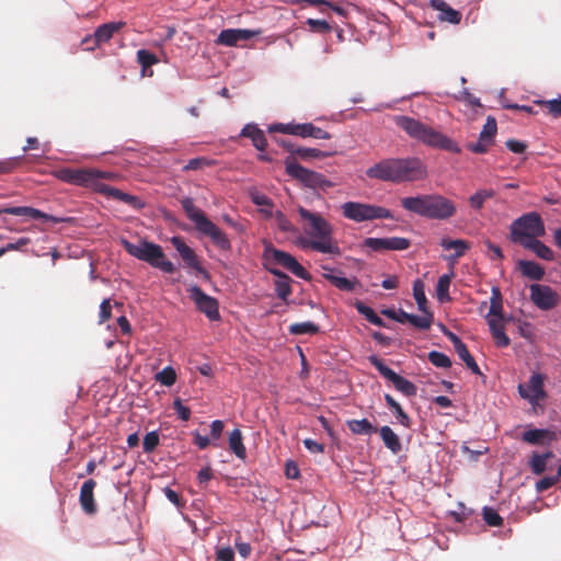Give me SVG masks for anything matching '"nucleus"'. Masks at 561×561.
I'll list each match as a JSON object with an SVG mask.
<instances>
[{
    "mask_svg": "<svg viewBox=\"0 0 561 561\" xmlns=\"http://www.w3.org/2000/svg\"><path fill=\"white\" fill-rule=\"evenodd\" d=\"M369 179L401 184L427 178L425 163L416 157L382 159L366 170Z\"/></svg>",
    "mask_w": 561,
    "mask_h": 561,
    "instance_id": "obj_1",
    "label": "nucleus"
},
{
    "mask_svg": "<svg viewBox=\"0 0 561 561\" xmlns=\"http://www.w3.org/2000/svg\"><path fill=\"white\" fill-rule=\"evenodd\" d=\"M298 214L306 224L305 232L310 238H302L299 244L304 249H311L321 253L340 255L341 249L332 238L333 228L321 215L312 213L304 207H298Z\"/></svg>",
    "mask_w": 561,
    "mask_h": 561,
    "instance_id": "obj_2",
    "label": "nucleus"
},
{
    "mask_svg": "<svg viewBox=\"0 0 561 561\" xmlns=\"http://www.w3.org/2000/svg\"><path fill=\"white\" fill-rule=\"evenodd\" d=\"M400 203L405 210L435 220H447L457 211L455 203L440 194L403 197Z\"/></svg>",
    "mask_w": 561,
    "mask_h": 561,
    "instance_id": "obj_3",
    "label": "nucleus"
},
{
    "mask_svg": "<svg viewBox=\"0 0 561 561\" xmlns=\"http://www.w3.org/2000/svg\"><path fill=\"white\" fill-rule=\"evenodd\" d=\"M393 121L399 128L409 135V137L428 147L438 148L454 153L460 152V148L453 139L413 117L397 115Z\"/></svg>",
    "mask_w": 561,
    "mask_h": 561,
    "instance_id": "obj_4",
    "label": "nucleus"
},
{
    "mask_svg": "<svg viewBox=\"0 0 561 561\" xmlns=\"http://www.w3.org/2000/svg\"><path fill=\"white\" fill-rule=\"evenodd\" d=\"M122 244L126 252L140 261H144L154 268L167 274L175 272L174 264L169 261L159 244L142 240L139 244H134L127 240H123Z\"/></svg>",
    "mask_w": 561,
    "mask_h": 561,
    "instance_id": "obj_5",
    "label": "nucleus"
},
{
    "mask_svg": "<svg viewBox=\"0 0 561 561\" xmlns=\"http://www.w3.org/2000/svg\"><path fill=\"white\" fill-rule=\"evenodd\" d=\"M511 240L524 247L528 240L541 238L546 234V227L541 216L530 211L515 219L510 227Z\"/></svg>",
    "mask_w": 561,
    "mask_h": 561,
    "instance_id": "obj_6",
    "label": "nucleus"
},
{
    "mask_svg": "<svg viewBox=\"0 0 561 561\" xmlns=\"http://www.w3.org/2000/svg\"><path fill=\"white\" fill-rule=\"evenodd\" d=\"M55 176L66 183L91 187L98 192V187L103 179L113 180L115 175L113 173H105L95 169H72L61 168L55 171Z\"/></svg>",
    "mask_w": 561,
    "mask_h": 561,
    "instance_id": "obj_7",
    "label": "nucleus"
},
{
    "mask_svg": "<svg viewBox=\"0 0 561 561\" xmlns=\"http://www.w3.org/2000/svg\"><path fill=\"white\" fill-rule=\"evenodd\" d=\"M285 170L290 178L299 181L306 187L325 191L333 186V184L323 174L302 167L293 156L285 159Z\"/></svg>",
    "mask_w": 561,
    "mask_h": 561,
    "instance_id": "obj_8",
    "label": "nucleus"
},
{
    "mask_svg": "<svg viewBox=\"0 0 561 561\" xmlns=\"http://www.w3.org/2000/svg\"><path fill=\"white\" fill-rule=\"evenodd\" d=\"M342 214L345 218L356 222L374 219H392L391 211L385 207L357 202H346L342 205Z\"/></svg>",
    "mask_w": 561,
    "mask_h": 561,
    "instance_id": "obj_9",
    "label": "nucleus"
},
{
    "mask_svg": "<svg viewBox=\"0 0 561 561\" xmlns=\"http://www.w3.org/2000/svg\"><path fill=\"white\" fill-rule=\"evenodd\" d=\"M263 259L266 263H274L288 270L301 279H311V275L305 270V267L291 254L285 251L275 249L272 245H266L263 252Z\"/></svg>",
    "mask_w": 561,
    "mask_h": 561,
    "instance_id": "obj_10",
    "label": "nucleus"
},
{
    "mask_svg": "<svg viewBox=\"0 0 561 561\" xmlns=\"http://www.w3.org/2000/svg\"><path fill=\"white\" fill-rule=\"evenodd\" d=\"M369 363L379 371L381 376L391 381L396 389L407 397H414L417 392L416 386L410 380L398 375L394 370L385 365L376 355L369 356Z\"/></svg>",
    "mask_w": 561,
    "mask_h": 561,
    "instance_id": "obj_11",
    "label": "nucleus"
},
{
    "mask_svg": "<svg viewBox=\"0 0 561 561\" xmlns=\"http://www.w3.org/2000/svg\"><path fill=\"white\" fill-rule=\"evenodd\" d=\"M190 298L195 304L196 309L204 313L208 320L218 321L220 320L219 304L218 300L202 290L196 285L188 288Z\"/></svg>",
    "mask_w": 561,
    "mask_h": 561,
    "instance_id": "obj_12",
    "label": "nucleus"
},
{
    "mask_svg": "<svg viewBox=\"0 0 561 561\" xmlns=\"http://www.w3.org/2000/svg\"><path fill=\"white\" fill-rule=\"evenodd\" d=\"M125 25L126 22L124 21L104 23L98 26L93 34L87 35L81 41V45H85L88 42H93L92 46H87L88 51H93L101 45L108 43L113 38L114 34L119 32Z\"/></svg>",
    "mask_w": 561,
    "mask_h": 561,
    "instance_id": "obj_13",
    "label": "nucleus"
},
{
    "mask_svg": "<svg viewBox=\"0 0 561 561\" xmlns=\"http://www.w3.org/2000/svg\"><path fill=\"white\" fill-rule=\"evenodd\" d=\"M529 289L530 300L540 310H551L560 302L558 293L548 285L531 284Z\"/></svg>",
    "mask_w": 561,
    "mask_h": 561,
    "instance_id": "obj_14",
    "label": "nucleus"
},
{
    "mask_svg": "<svg viewBox=\"0 0 561 561\" xmlns=\"http://www.w3.org/2000/svg\"><path fill=\"white\" fill-rule=\"evenodd\" d=\"M171 243L178 251L186 267L194 270L206 279L209 278V273L203 267L195 251L188 247L181 237H172Z\"/></svg>",
    "mask_w": 561,
    "mask_h": 561,
    "instance_id": "obj_15",
    "label": "nucleus"
},
{
    "mask_svg": "<svg viewBox=\"0 0 561 561\" xmlns=\"http://www.w3.org/2000/svg\"><path fill=\"white\" fill-rule=\"evenodd\" d=\"M545 376L534 373L526 385H518V393L523 399L528 400L531 404H537L547 398L543 389Z\"/></svg>",
    "mask_w": 561,
    "mask_h": 561,
    "instance_id": "obj_16",
    "label": "nucleus"
},
{
    "mask_svg": "<svg viewBox=\"0 0 561 561\" xmlns=\"http://www.w3.org/2000/svg\"><path fill=\"white\" fill-rule=\"evenodd\" d=\"M411 241L402 237L366 238L364 240V247L374 252L404 251L409 249Z\"/></svg>",
    "mask_w": 561,
    "mask_h": 561,
    "instance_id": "obj_17",
    "label": "nucleus"
},
{
    "mask_svg": "<svg viewBox=\"0 0 561 561\" xmlns=\"http://www.w3.org/2000/svg\"><path fill=\"white\" fill-rule=\"evenodd\" d=\"M204 236L210 238L211 242L222 251L231 250V242L227 234L211 220L207 219L196 229Z\"/></svg>",
    "mask_w": 561,
    "mask_h": 561,
    "instance_id": "obj_18",
    "label": "nucleus"
},
{
    "mask_svg": "<svg viewBox=\"0 0 561 561\" xmlns=\"http://www.w3.org/2000/svg\"><path fill=\"white\" fill-rule=\"evenodd\" d=\"M260 31L241 30V28H227L222 30L216 43L224 46H236L241 41H249L260 34Z\"/></svg>",
    "mask_w": 561,
    "mask_h": 561,
    "instance_id": "obj_19",
    "label": "nucleus"
},
{
    "mask_svg": "<svg viewBox=\"0 0 561 561\" xmlns=\"http://www.w3.org/2000/svg\"><path fill=\"white\" fill-rule=\"evenodd\" d=\"M98 193H101L107 197H112L114 199L121 201L134 209H141L145 207V203L136 195L127 194L118 188L112 187L103 181H101V184L98 187Z\"/></svg>",
    "mask_w": 561,
    "mask_h": 561,
    "instance_id": "obj_20",
    "label": "nucleus"
},
{
    "mask_svg": "<svg viewBox=\"0 0 561 561\" xmlns=\"http://www.w3.org/2000/svg\"><path fill=\"white\" fill-rule=\"evenodd\" d=\"M0 214H8V215H14V216H26L33 219H44L49 220L55 224H59L62 221H66V219L60 217H55L51 215H48L46 213H43L39 209L28 207V206H10V207H3L0 208Z\"/></svg>",
    "mask_w": 561,
    "mask_h": 561,
    "instance_id": "obj_21",
    "label": "nucleus"
},
{
    "mask_svg": "<svg viewBox=\"0 0 561 561\" xmlns=\"http://www.w3.org/2000/svg\"><path fill=\"white\" fill-rule=\"evenodd\" d=\"M557 433L549 428H529L522 434V440L534 446H550Z\"/></svg>",
    "mask_w": 561,
    "mask_h": 561,
    "instance_id": "obj_22",
    "label": "nucleus"
},
{
    "mask_svg": "<svg viewBox=\"0 0 561 561\" xmlns=\"http://www.w3.org/2000/svg\"><path fill=\"white\" fill-rule=\"evenodd\" d=\"M95 486L96 482L93 479H88L87 481L83 482L80 489L79 503L81 505L82 511L88 515H94L98 511L94 501Z\"/></svg>",
    "mask_w": 561,
    "mask_h": 561,
    "instance_id": "obj_23",
    "label": "nucleus"
},
{
    "mask_svg": "<svg viewBox=\"0 0 561 561\" xmlns=\"http://www.w3.org/2000/svg\"><path fill=\"white\" fill-rule=\"evenodd\" d=\"M430 5L438 11L437 19L440 22H448L450 24H459L461 22V13L455 9H453L448 3L444 0H431Z\"/></svg>",
    "mask_w": 561,
    "mask_h": 561,
    "instance_id": "obj_24",
    "label": "nucleus"
},
{
    "mask_svg": "<svg viewBox=\"0 0 561 561\" xmlns=\"http://www.w3.org/2000/svg\"><path fill=\"white\" fill-rule=\"evenodd\" d=\"M517 268L522 275L531 280H541L545 277V268L535 261L519 260Z\"/></svg>",
    "mask_w": 561,
    "mask_h": 561,
    "instance_id": "obj_25",
    "label": "nucleus"
},
{
    "mask_svg": "<svg viewBox=\"0 0 561 561\" xmlns=\"http://www.w3.org/2000/svg\"><path fill=\"white\" fill-rule=\"evenodd\" d=\"M377 432L379 433L386 448H388L392 454H399L402 450L400 438L390 426L383 425L380 428H377Z\"/></svg>",
    "mask_w": 561,
    "mask_h": 561,
    "instance_id": "obj_26",
    "label": "nucleus"
},
{
    "mask_svg": "<svg viewBox=\"0 0 561 561\" xmlns=\"http://www.w3.org/2000/svg\"><path fill=\"white\" fill-rule=\"evenodd\" d=\"M241 136L250 138L253 146L260 151H264L267 146L264 131L254 124L245 125L241 130Z\"/></svg>",
    "mask_w": 561,
    "mask_h": 561,
    "instance_id": "obj_27",
    "label": "nucleus"
},
{
    "mask_svg": "<svg viewBox=\"0 0 561 561\" xmlns=\"http://www.w3.org/2000/svg\"><path fill=\"white\" fill-rule=\"evenodd\" d=\"M295 136L301 138L330 139L331 135L312 123L296 124Z\"/></svg>",
    "mask_w": 561,
    "mask_h": 561,
    "instance_id": "obj_28",
    "label": "nucleus"
},
{
    "mask_svg": "<svg viewBox=\"0 0 561 561\" xmlns=\"http://www.w3.org/2000/svg\"><path fill=\"white\" fill-rule=\"evenodd\" d=\"M181 205L188 219L195 225L196 229L208 219L205 213L194 205L193 198H183L181 201Z\"/></svg>",
    "mask_w": 561,
    "mask_h": 561,
    "instance_id": "obj_29",
    "label": "nucleus"
},
{
    "mask_svg": "<svg viewBox=\"0 0 561 561\" xmlns=\"http://www.w3.org/2000/svg\"><path fill=\"white\" fill-rule=\"evenodd\" d=\"M523 248L533 251L541 260L552 262L556 259L553 250L538 238L528 240Z\"/></svg>",
    "mask_w": 561,
    "mask_h": 561,
    "instance_id": "obj_30",
    "label": "nucleus"
},
{
    "mask_svg": "<svg viewBox=\"0 0 561 561\" xmlns=\"http://www.w3.org/2000/svg\"><path fill=\"white\" fill-rule=\"evenodd\" d=\"M229 449L241 460L247 458V449L243 444L242 433L239 428H234L229 434Z\"/></svg>",
    "mask_w": 561,
    "mask_h": 561,
    "instance_id": "obj_31",
    "label": "nucleus"
},
{
    "mask_svg": "<svg viewBox=\"0 0 561 561\" xmlns=\"http://www.w3.org/2000/svg\"><path fill=\"white\" fill-rule=\"evenodd\" d=\"M346 425L354 435H371L377 432V427L367 419L347 420Z\"/></svg>",
    "mask_w": 561,
    "mask_h": 561,
    "instance_id": "obj_32",
    "label": "nucleus"
},
{
    "mask_svg": "<svg viewBox=\"0 0 561 561\" xmlns=\"http://www.w3.org/2000/svg\"><path fill=\"white\" fill-rule=\"evenodd\" d=\"M553 457L554 454L551 450L543 454L534 453L529 461L533 473L537 476L543 473L546 470L547 460Z\"/></svg>",
    "mask_w": 561,
    "mask_h": 561,
    "instance_id": "obj_33",
    "label": "nucleus"
},
{
    "mask_svg": "<svg viewBox=\"0 0 561 561\" xmlns=\"http://www.w3.org/2000/svg\"><path fill=\"white\" fill-rule=\"evenodd\" d=\"M454 277V273L450 272L449 274H444L438 278L437 286H436V296L438 301L446 302L450 300L449 296V287L451 279Z\"/></svg>",
    "mask_w": 561,
    "mask_h": 561,
    "instance_id": "obj_34",
    "label": "nucleus"
},
{
    "mask_svg": "<svg viewBox=\"0 0 561 561\" xmlns=\"http://www.w3.org/2000/svg\"><path fill=\"white\" fill-rule=\"evenodd\" d=\"M385 400L388 407L394 411L396 417L399 421V423L407 428L411 427V419L403 411L402 407L388 393L385 394Z\"/></svg>",
    "mask_w": 561,
    "mask_h": 561,
    "instance_id": "obj_35",
    "label": "nucleus"
},
{
    "mask_svg": "<svg viewBox=\"0 0 561 561\" xmlns=\"http://www.w3.org/2000/svg\"><path fill=\"white\" fill-rule=\"evenodd\" d=\"M288 331L293 335H302V334L314 335V334L319 333L320 328H319V325H317L316 323H313L311 321H306V322H297V323L290 324L288 328Z\"/></svg>",
    "mask_w": 561,
    "mask_h": 561,
    "instance_id": "obj_36",
    "label": "nucleus"
},
{
    "mask_svg": "<svg viewBox=\"0 0 561 561\" xmlns=\"http://www.w3.org/2000/svg\"><path fill=\"white\" fill-rule=\"evenodd\" d=\"M413 296L417 304V308L423 313H427V299L424 290V283L422 279L417 278L413 282Z\"/></svg>",
    "mask_w": 561,
    "mask_h": 561,
    "instance_id": "obj_37",
    "label": "nucleus"
},
{
    "mask_svg": "<svg viewBox=\"0 0 561 561\" xmlns=\"http://www.w3.org/2000/svg\"><path fill=\"white\" fill-rule=\"evenodd\" d=\"M322 276L340 290L353 291L355 289V282L346 277L337 276L331 273H323Z\"/></svg>",
    "mask_w": 561,
    "mask_h": 561,
    "instance_id": "obj_38",
    "label": "nucleus"
},
{
    "mask_svg": "<svg viewBox=\"0 0 561 561\" xmlns=\"http://www.w3.org/2000/svg\"><path fill=\"white\" fill-rule=\"evenodd\" d=\"M440 245L445 250L454 249L456 251V253H455L456 259L463 256L466 251L469 250V248H470V244L467 241L461 240V239H457V240L442 239Z\"/></svg>",
    "mask_w": 561,
    "mask_h": 561,
    "instance_id": "obj_39",
    "label": "nucleus"
},
{
    "mask_svg": "<svg viewBox=\"0 0 561 561\" xmlns=\"http://www.w3.org/2000/svg\"><path fill=\"white\" fill-rule=\"evenodd\" d=\"M355 308L370 323L378 325V327H386V323L383 322V320L374 311V309L368 307L364 302L357 301L355 304Z\"/></svg>",
    "mask_w": 561,
    "mask_h": 561,
    "instance_id": "obj_40",
    "label": "nucleus"
},
{
    "mask_svg": "<svg viewBox=\"0 0 561 561\" xmlns=\"http://www.w3.org/2000/svg\"><path fill=\"white\" fill-rule=\"evenodd\" d=\"M455 351L458 354L459 358L463 360L466 366L472 371V374L481 375V370L478 364L476 363L473 356L468 351L467 345L465 343L458 346Z\"/></svg>",
    "mask_w": 561,
    "mask_h": 561,
    "instance_id": "obj_41",
    "label": "nucleus"
},
{
    "mask_svg": "<svg viewBox=\"0 0 561 561\" xmlns=\"http://www.w3.org/2000/svg\"><path fill=\"white\" fill-rule=\"evenodd\" d=\"M495 192L493 190H479L469 197V205L471 208L479 210L483 207L484 202L494 197Z\"/></svg>",
    "mask_w": 561,
    "mask_h": 561,
    "instance_id": "obj_42",
    "label": "nucleus"
},
{
    "mask_svg": "<svg viewBox=\"0 0 561 561\" xmlns=\"http://www.w3.org/2000/svg\"><path fill=\"white\" fill-rule=\"evenodd\" d=\"M137 61L141 66L142 75H146L147 69L158 64L159 59L153 53L147 49H139L137 51Z\"/></svg>",
    "mask_w": 561,
    "mask_h": 561,
    "instance_id": "obj_43",
    "label": "nucleus"
},
{
    "mask_svg": "<svg viewBox=\"0 0 561 561\" xmlns=\"http://www.w3.org/2000/svg\"><path fill=\"white\" fill-rule=\"evenodd\" d=\"M156 380L163 386L171 387L176 381V373L171 366H167L156 375Z\"/></svg>",
    "mask_w": 561,
    "mask_h": 561,
    "instance_id": "obj_44",
    "label": "nucleus"
},
{
    "mask_svg": "<svg viewBox=\"0 0 561 561\" xmlns=\"http://www.w3.org/2000/svg\"><path fill=\"white\" fill-rule=\"evenodd\" d=\"M428 360L436 367L439 368H449L451 367L450 358L440 352L432 351L428 353Z\"/></svg>",
    "mask_w": 561,
    "mask_h": 561,
    "instance_id": "obj_45",
    "label": "nucleus"
},
{
    "mask_svg": "<svg viewBox=\"0 0 561 561\" xmlns=\"http://www.w3.org/2000/svg\"><path fill=\"white\" fill-rule=\"evenodd\" d=\"M433 321V314L427 311V313H424V316H416L412 314L411 319L409 320V323H411L413 327L421 329V330H427L431 328Z\"/></svg>",
    "mask_w": 561,
    "mask_h": 561,
    "instance_id": "obj_46",
    "label": "nucleus"
},
{
    "mask_svg": "<svg viewBox=\"0 0 561 561\" xmlns=\"http://www.w3.org/2000/svg\"><path fill=\"white\" fill-rule=\"evenodd\" d=\"M291 278L288 277V279H282V280H275V291L277 296L286 301L288 297L291 295Z\"/></svg>",
    "mask_w": 561,
    "mask_h": 561,
    "instance_id": "obj_47",
    "label": "nucleus"
},
{
    "mask_svg": "<svg viewBox=\"0 0 561 561\" xmlns=\"http://www.w3.org/2000/svg\"><path fill=\"white\" fill-rule=\"evenodd\" d=\"M23 161V157H13L0 160V174H8L18 169Z\"/></svg>",
    "mask_w": 561,
    "mask_h": 561,
    "instance_id": "obj_48",
    "label": "nucleus"
},
{
    "mask_svg": "<svg viewBox=\"0 0 561 561\" xmlns=\"http://www.w3.org/2000/svg\"><path fill=\"white\" fill-rule=\"evenodd\" d=\"M483 519L489 526L492 527H497L503 524V518L499 515V513L492 507L488 506L483 508Z\"/></svg>",
    "mask_w": 561,
    "mask_h": 561,
    "instance_id": "obj_49",
    "label": "nucleus"
},
{
    "mask_svg": "<svg viewBox=\"0 0 561 561\" xmlns=\"http://www.w3.org/2000/svg\"><path fill=\"white\" fill-rule=\"evenodd\" d=\"M295 156H298L299 158L307 160V159H316V158H323L327 157L324 152H322L319 149L316 148H302L298 147L297 150H295Z\"/></svg>",
    "mask_w": 561,
    "mask_h": 561,
    "instance_id": "obj_50",
    "label": "nucleus"
},
{
    "mask_svg": "<svg viewBox=\"0 0 561 561\" xmlns=\"http://www.w3.org/2000/svg\"><path fill=\"white\" fill-rule=\"evenodd\" d=\"M496 130H497L496 119L492 116H488L486 122L483 126V129L480 133V136H482V138H486L491 141H493Z\"/></svg>",
    "mask_w": 561,
    "mask_h": 561,
    "instance_id": "obj_51",
    "label": "nucleus"
},
{
    "mask_svg": "<svg viewBox=\"0 0 561 561\" xmlns=\"http://www.w3.org/2000/svg\"><path fill=\"white\" fill-rule=\"evenodd\" d=\"M306 23L310 31L321 34L329 33L332 28L331 25L324 20L308 19Z\"/></svg>",
    "mask_w": 561,
    "mask_h": 561,
    "instance_id": "obj_52",
    "label": "nucleus"
},
{
    "mask_svg": "<svg viewBox=\"0 0 561 561\" xmlns=\"http://www.w3.org/2000/svg\"><path fill=\"white\" fill-rule=\"evenodd\" d=\"M493 144V141L482 138L479 136L478 141L468 144V149L474 153H485L489 150V147Z\"/></svg>",
    "mask_w": 561,
    "mask_h": 561,
    "instance_id": "obj_53",
    "label": "nucleus"
},
{
    "mask_svg": "<svg viewBox=\"0 0 561 561\" xmlns=\"http://www.w3.org/2000/svg\"><path fill=\"white\" fill-rule=\"evenodd\" d=\"M214 162L205 157H198V158H194V159H191L186 165H184L183 170L184 171H191V170H201V169H204L205 167H210L213 165Z\"/></svg>",
    "mask_w": 561,
    "mask_h": 561,
    "instance_id": "obj_54",
    "label": "nucleus"
},
{
    "mask_svg": "<svg viewBox=\"0 0 561 561\" xmlns=\"http://www.w3.org/2000/svg\"><path fill=\"white\" fill-rule=\"evenodd\" d=\"M537 104L546 106L549 111V113L558 118L561 116V102L560 99L557 100H548V101H536Z\"/></svg>",
    "mask_w": 561,
    "mask_h": 561,
    "instance_id": "obj_55",
    "label": "nucleus"
},
{
    "mask_svg": "<svg viewBox=\"0 0 561 561\" xmlns=\"http://www.w3.org/2000/svg\"><path fill=\"white\" fill-rule=\"evenodd\" d=\"M159 445V435L157 432H149L145 435L142 447L145 453H151Z\"/></svg>",
    "mask_w": 561,
    "mask_h": 561,
    "instance_id": "obj_56",
    "label": "nucleus"
},
{
    "mask_svg": "<svg viewBox=\"0 0 561 561\" xmlns=\"http://www.w3.org/2000/svg\"><path fill=\"white\" fill-rule=\"evenodd\" d=\"M250 196H251V201L256 206H263V207H268V208L273 207L272 199L264 194H261L259 192H252Z\"/></svg>",
    "mask_w": 561,
    "mask_h": 561,
    "instance_id": "obj_57",
    "label": "nucleus"
},
{
    "mask_svg": "<svg viewBox=\"0 0 561 561\" xmlns=\"http://www.w3.org/2000/svg\"><path fill=\"white\" fill-rule=\"evenodd\" d=\"M112 317V306L110 299H104L100 306L99 322L104 323Z\"/></svg>",
    "mask_w": 561,
    "mask_h": 561,
    "instance_id": "obj_58",
    "label": "nucleus"
},
{
    "mask_svg": "<svg viewBox=\"0 0 561 561\" xmlns=\"http://www.w3.org/2000/svg\"><path fill=\"white\" fill-rule=\"evenodd\" d=\"M174 411L178 416L183 421H188L191 417V410L188 407L183 405L180 399H175L173 403Z\"/></svg>",
    "mask_w": 561,
    "mask_h": 561,
    "instance_id": "obj_59",
    "label": "nucleus"
},
{
    "mask_svg": "<svg viewBox=\"0 0 561 561\" xmlns=\"http://www.w3.org/2000/svg\"><path fill=\"white\" fill-rule=\"evenodd\" d=\"M295 128L296 124L289 123V124H274L270 126V131H278L282 134L293 135L295 136Z\"/></svg>",
    "mask_w": 561,
    "mask_h": 561,
    "instance_id": "obj_60",
    "label": "nucleus"
},
{
    "mask_svg": "<svg viewBox=\"0 0 561 561\" xmlns=\"http://www.w3.org/2000/svg\"><path fill=\"white\" fill-rule=\"evenodd\" d=\"M505 146L507 147L508 150H511L514 153H524L527 149L526 142L516 139H508L505 142Z\"/></svg>",
    "mask_w": 561,
    "mask_h": 561,
    "instance_id": "obj_61",
    "label": "nucleus"
},
{
    "mask_svg": "<svg viewBox=\"0 0 561 561\" xmlns=\"http://www.w3.org/2000/svg\"><path fill=\"white\" fill-rule=\"evenodd\" d=\"M492 334V337L495 341L497 347H507L511 344L510 337L505 334L504 330L495 331Z\"/></svg>",
    "mask_w": 561,
    "mask_h": 561,
    "instance_id": "obj_62",
    "label": "nucleus"
},
{
    "mask_svg": "<svg viewBox=\"0 0 561 561\" xmlns=\"http://www.w3.org/2000/svg\"><path fill=\"white\" fill-rule=\"evenodd\" d=\"M276 219L278 227L282 231L291 232L295 230L293 224L287 219V217L282 211L276 213Z\"/></svg>",
    "mask_w": 561,
    "mask_h": 561,
    "instance_id": "obj_63",
    "label": "nucleus"
},
{
    "mask_svg": "<svg viewBox=\"0 0 561 561\" xmlns=\"http://www.w3.org/2000/svg\"><path fill=\"white\" fill-rule=\"evenodd\" d=\"M234 551L231 547H222L217 551L218 561H233Z\"/></svg>",
    "mask_w": 561,
    "mask_h": 561,
    "instance_id": "obj_64",
    "label": "nucleus"
}]
</instances>
